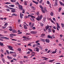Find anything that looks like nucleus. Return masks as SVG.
Segmentation results:
<instances>
[{
	"instance_id": "obj_1",
	"label": "nucleus",
	"mask_w": 64,
	"mask_h": 64,
	"mask_svg": "<svg viewBox=\"0 0 64 64\" xmlns=\"http://www.w3.org/2000/svg\"><path fill=\"white\" fill-rule=\"evenodd\" d=\"M8 48L10 50H12V51H14L13 49V47L10 46H8Z\"/></svg>"
},
{
	"instance_id": "obj_2",
	"label": "nucleus",
	"mask_w": 64,
	"mask_h": 64,
	"mask_svg": "<svg viewBox=\"0 0 64 64\" xmlns=\"http://www.w3.org/2000/svg\"><path fill=\"white\" fill-rule=\"evenodd\" d=\"M18 6L19 7V8H20V10H23V8L22 7V6L20 5H19Z\"/></svg>"
},
{
	"instance_id": "obj_3",
	"label": "nucleus",
	"mask_w": 64,
	"mask_h": 64,
	"mask_svg": "<svg viewBox=\"0 0 64 64\" xmlns=\"http://www.w3.org/2000/svg\"><path fill=\"white\" fill-rule=\"evenodd\" d=\"M30 33L33 34H36L37 33V32L32 31L30 32Z\"/></svg>"
},
{
	"instance_id": "obj_4",
	"label": "nucleus",
	"mask_w": 64,
	"mask_h": 64,
	"mask_svg": "<svg viewBox=\"0 0 64 64\" xmlns=\"http://www.w3.org/2000/svg\"><path fill=\"white\" fill-rule=\"evenodd\" d=\"M24 14L22 13H20V18H23V16Z\"/></svg>"
},
{
	"instance_id": "obj_5",
	"label": "nucleus",
	"mask_w": 64,
	"mask_h": 64,
	"mask_svg": "<svg viewBox=\"0 0 64 64\" xmlns=\"http://www.w3.org/2000/svg\"><path fill=\"white\" fill-rule=\"evenodd\" d=\"M52 31V29H51V28H50L48 29V32L49 33H50V32H51Z\"/></svg>"
},
{
	"instance_id": "obj_6",
	"label": "nucleus",
	"mask_w": 64,
	"mask_h": 64,
	"mask_svg": "<svg viewBox=\"0 0 64 64\" xmlns=\"http://www.w3.org/2000/svg\"><path fill=\"white\" fill-rule=\"evenodd\" d=\"M28 50H29V51H31L32 53H33L34 54L35 53V52H32V49L29 48L28 49Z\"/></svg>"
},
{
	"instance_id": "obj_7",
	"label": "nucleus",
	"mask_w": 64,
	"mask_h": 64,
	"mask_svg": "<svg viewBox=\"0 0 64 64\" xmlns=\"http://www.w3.org/2000/svg\"><path fill=\"white\" fill-rule=\"evenodd\" d=\"M45 41L47 43H49L50 40L48 39H46L45 40Z\"/></svg>"
},
{
	"instance_id": "obj_8",
	"label": "nucleus",
	"mask_w": 64,
	"mask_h": 64,
	"mask_svg": "<svg viewBox=\"0 0 64 64\" xmlns=\"http://www.w3.org/2000/svg\"><path fill=\"white\" fill-rule=\"evenodd\" d=\"M28 17H32V18H35V16H32V15H31L30 14H28Z\"/></svg>"
},
{
	"instance_id": "obj_9",
	"label": "nucleus",
	"mask_w": 64,
	"mask_h": 64,
	"mask_svg": "<svg viewBox=\"0 0 64 64\" xmlns=\"http://www.w3.org/2000/svg\"><path fill=\"white\" fill-rule=\"evenodd\" d=\"M56 24H57V27L59 29H60V26H59V25L58 23H56Z\"/></svg>"
},
{
	"instance_id": "obj_10",
	"label": "nucleus",
	"mask_w": 64,
	"mask_h": 64,
	"mask_svg": "<svg viewBox=\"0 0 64 64\" xmlns=\"http://www.w3.org/2000/svg\"><path fill=\"white\" fill-rule=\"evenodd\" d=\"M45 28L46 29V30H47L48 29H49L50 28L49 26H46Z\"/></svg>"
},
{
	"instance_id": "obj_11",
	"label": "nucleus",
	"mask_w": 64,
	"mask_h": 64,
	"mask_svg": "<svg viewBox=\"0 0 64 64\" xmlns=\"http://www.w3.org/2000/svg\"><path fill=\"white\" fill-rule=\"evenodd\" d=\"M41 20V19L40 18V16H38V17L36 18V20H38V21H39Z\"/></svg>"
},
{
	"instance_id": "obj_12",
	"label": "nucleus",
	"mask_w": 64,
	"mask_h": 64,
	"mask_svg": "<svg viewBox=\"0 0 64 64\" xmlns=\"http://www.w3.org/2000/svg\"><path fill=\"white\" fill-rule=\"evenodd\" d=\"M11 12L12 13H14V12H15V9L14 8H13L12 10H11Z\"/></svg>"
},
{
	"instance_id": "obj_13",
	"label": "nucleus",
	"mask_w": 64,
	"mask_h": 64,
	"mask_svg": "<svg viewBox=\"0 0 64 64\" xmlns=\"http://www.w3.org/2000/svg\"><path fill=\"white\" fill-rule=\"evenodd\" d=\"M28 3V2L26 1H24V5H27V3Z\"/></svg>"
},
{
	"instance_id": "obj_14",
	"label": "nucleus",
	"mask_w": 64,
	"mask_h": 64,
	"mask_svg": "<svg viewBox=\"0 0 64 64\" xmlns=\"http://www.w3.org/2000/svg\"><path fill=\"white\" fill-rule=\"evenodd\" d=\"M35 49H36V52H39V48H35Z\"/></svg>"
},
{
	"instance_id": "obj_15",
	"label": "nucleus",
	"mask_w": 64,
	"mask_h": 64,
	"mask_svg": "<svg viewBox=\"0 0 64 64\" xmlns=\"http://www.w3.org/2000/svg\"><path fill=\"white\" fill-rule=\"evenodd\" d=\"M32 2L34 3H35V4H38V2H36L34 0H32Z\"/></svg>"
},
{
	"instance_id": "obj_16",
	"label": "nucleus",
	"mask_w": 64,
	"mask_h": 64,
	"mask_svg": "<svg viewBox=\"0 0 64 64\" xmlns=\"http://www.w3.org/2000/svg\"><path fill=\"white\" fill-rule=\"evenodd\" d=\"M40 41H42V42H45V40L44 39L40 38Z\"/></svg>"
},
{
	"instance_id": "obj_17",
	"label": "nucleus",
	"mask_w": 64,
	"mask_h": 64,
	"mask_svg": "<svg viewBox=\"0 0 64 64\" xmlns=\"http://www.w3.org/2000/svg\"><path fill=\"white\" fill-rule=\"evenodd\" d=\"M28 39V38H25L23 39L24 41H27V40Z\"/></svg>"
},
{
	"instance_id": "obj_18",
	"label": "nucleus",
	"mask_w": 64,
	"mask_h": 64,
	"mask_svg": "<svg viewBox=\"0 0 64 64\" xmlns=\"http://www.w3.org/2000/svg\"><path fill=\"white\" fill-rule=\"evenodd\" d=\"M47 36L48 38H51V39L52 38V37L50 36L49 35L48 36Z\"/></svg>"
},
{
	"instance_id": "obj_19",
	"label": "nucleus",
	"mask_w": 64,
	"mask_h": 64,
	"mask_svg": "<svg viewBox=\"0 0 64 64\" xmlns=\"http://www.w3.org/2000/svg\"><path fill=\"white\" fill-rule=\"evenodd\" d=\"M34 54H35V53H32V54H31V55L32 56L30 57L31 58V57H33V56H34Z\"/></svg>"
},
{
	"instance_id": "obj_20",
	"label": "nucleus",
	"mask_w": 64,
	"mask_h": 64,
	"mask_svg": "<svg viewBox=\"0 0 64 64\" xmlns=\"http://www.w3.org/2000/svg\"><path fill=\"white\" fill-rule=\"evenodd\" d=\"M12 32L13 33H15L16 32V31L15 30H12Z\"/></svg>"
},
{
	"instance_id": "obj_21",
	"label": "nucleus",
	"mask_w": 64,
	"mask_h": 64,
	"mask_svg": "<svg viewBox=\"0 0 64 64\" xmlns=\"http://www.w3.org/2000/svg\"><path fill=\"white\" fill-rule=\"evenodd\" d=\"M61 25L62 28H64V24L63 23H61Z\"/></svg>"
},
{
	"instance_id": "obj_22",
	"label": "nucleus",
	"mask_w": 64,
	"mask_h": 64,
	"mask_svg": "<svg viewBox=\"0 0 64 64\" xmlns=\"http://www.w3.org/2000/svg\"><path fill=\"white\" fill-rule=\"evenodd\" d=\"M36 46L37 47H39L40 46V44L39 43H38L36 45Z\"/></svg>"
},
{
	"instance_id": "obj_23",
	"label": "nucleus",
	"mask_w": 64,
	"mask_h": 64,
	"mask_svg": "<svg viewBox=\"0 0 64 64\" xmlns=\"http://www.w3.org/2000/svg\"><path fill=\"white\" fill-rule=\"evenodd\" d=\"M10 36H16V34H10Z\"/></svg>"
},
{
	"instance_id": "obj_24",
	"label": "nucleus",
	"mask_w": 64,
	"mask_h": 64,
	"mask_svg": "<svg viewBox=\"0 0 64 64\" xmlns=\"http://www.w3.org/2000/svg\"><path fill=\"white\" fill-rule=\"evenodd\" d=\"M39 7L40 8L42 9V10L43 9V7L41 5H40Z\"/></svg>"
},
{
	"instance_id": "obj_25",
	"label": "nucleus",
	"mask_w": 64,
	"mask_h": 64,
	"mask_svg": "<svg viewBox=\"0 0 64 64\" xmlns=\"http://www.w3.org/2000/svg\"><path fill=\"white\" fill-rule=\"evenodd\" d=\"M12 16H17V15L15 14H12Z\"/></svg>"
},
{
	"instance_id": "obj_26",
	"label": "nucleus",
	"mask_w": 64,
	"mask_h": 64,
	"mask_svg": "<svg viewBox=\"0 0 64 64\" xmlns=\"http://www.w3.org/2000/svg\"><path fill=\"white\" fill-rule=\"evenodd\" d=\"M2 60L3 63H5V60L4 58H2Z\"/></svg>"
},
{
	"instance_id": "obj_27",
	"label": "nucleus",
	"mask_w": 64,
	"mask_h": 64,
	"mask_svg": "<svg viewBox=\"0 0 64 64\" xmlns=\"http://www.w3.org/2000/svg\"><path fill=\"white\" fill-rule=\"evenodd\" d=\"M0 45L2 46H3V43L0 42Z\"/></svg>"
},
{
	"instance_id": "obj_28",
	"label": "nucleus",
	"mask_w": 64,
	"mask_h": 64,
	"mask_svg": "<svg viewBox=\"0 0 64 64\" xmlns=\"http://www.w3.org/2000/svg\"><path fill=\"white\" fill-rule=\"evenodd\" d=\"M10 1L12 2H16V0H10Z\"/></svg>"
},
{
	"instance_id": "obj_29",
	"label": "nucleus",
	"mask_w": 64,
	"mask_h": 64,
	"mask_svg": "<svg viewBox=\"0 0 64 64\" xmlns=\"http://www.w3.org/2000/svg\"><path fill=\"white\" fill-rule=\"evenodd\" d=\"M57 5V2H56L55 4H54V6H56Z\"/></svg>"
},
{
	"instance_id": "obj_30",
	"label": "nucleus",
	"mask_w": 64,
	"mask_h": 64,
	"mask_svg": "<svg viewBox=\"0 0 64 64\" xmlns=\"http://www.w3.org/2000/svg\"><path fill=\"white\" fill-rule=\"evenodd\" d=\"M24 29H27V27L26 26V25H24Z\"/></svg>"
},
{
	"instance_id": "obj_31",
	"label": "nucleus",
	"mask_w": 64,
	"mask_h": 64,
	"mask_svg": "<svg viewBox=\"0 0 64 64\" xmlns=\"http://www.w3.org/2000/svg\"><path fill=\"white\" fill-rule=\"evenodd\" d=\"M59 2L60 4L62 6V5H63V4L62 3V2Z\"/></svg>"
},
{
	"instance_id": "obj_32",
	"label": "nucleus",
	"mask_w": 64,
	"mask_h": 64,
	"mask_svg": "<svg viewBox=\"0 0 64 64\" xmlns=\"http://www.w3.org/2000/svg\"><path fill=\"white\" fill-rule=\"evenodd\" d=\"M30 20L32 21H34V19H33V18H31L30 19Z\"/></svg>"
},
{
	"instance_id": "obj_33",
	"label": "nucleus",
	"mask_w": 64,
	"mask_h": 64,
	"mask_svg": "<svg viewBox=\"0 0 64 64\" xmlns=\"http://www.w3.org/2000/svg\"><path fill=\"white\" fill-rule=\"evenodd\" d=\"M54 61V60H52L49 61V62H53Z\"/></svg>"
},
{
	"instance_id": "obj_34",
	"label": "nucleus",
	"mask_w": 64,
	"mask_h": 64,
	"mask_svg": "<svg viewBox=\"0 0 64 64\" xmlns=\"http://www.w3.org/2000/svg\"><path fill=\"white\" fill-rule=\"evenodd\" d=\"M22 32H18V35H19V34H22Z\"/></svg>"
},
{
	"instance_id": "obj_35",
	"label": "nucleus",
	"mask_w": 64,
	"mask_h": 64,
	"mask_svg": "<svg viewBox=\"0 0 64 64\" xmlns=\"http://www.w3.org/2000/svg\"><path fill=\"white\" fill-rule=\"evenodd\" d=\"M17 50L19 51H21V48H18Z\"/></svg>"
},
{
	"instance_id": "obj_36",
	"label": "nucleus",
	"mask_w": 64,
	"mask_h": 64,
	"mask_svg": "<svg viewBox=\"0 0 64 64\" xmlns=\"http://www.w3.org/2000/svg\"><path fill=\"white\" fill-rule=\"evenodd\" d=\"M53 13L52 12H51L50 14V15H51V16H53Z\"/></svg>"
},
{
	"instance_id": "obj_37",
	"label": "nucleus",
	"mask_w": 64,
	"mask_h": 64,
	"mask_svg": "<svg viewBox=\"0 0 64 64\" xmlns=\"http://www.w3.org/2000/svg\"><path fill=\"white\" fill-rule=\"evenodd\" d=\"M4 39H5L7 40H9V38H7V37H4Z\"/></svg>"
},
{
	"instance_id": "obj_38",
	"label": "nucleus",
	"mask_w": 64,
	"mask_h": 64,
	"mask_svg": "<svg viewBox=\"0 0 64 64\" xmlns=\"http://www.w3.org/2000/svg\"><path fill=\"white\" fill-rule=\"evenodd\" d=\"M44 36H45V34H42L41 35L42 37H44Z\"/></svg>"
},
{
	"instance_id": "obj_39",
	"label": "nucleus",
	"mask_w": 64,
	"mask_h": 64,
	"mask_svg": "<svg viewBox=\"0 0 64 64\" xmlns=\"http://www.w3.org/2000/svg\"><path fill=\"white\" fill-rule=\"evenodd\" d=\"M31 53V52L30 51H29L28 52H27L26 54H30Z\"/></svg>"
},
{
	"instance_id": "obj_40",
	"label": "nucleus",
	"mask_w": 64,
	"mask_h": 64,
	"mask_svg": "<svg viewBox=\"0 0 64 64\" xmlns=\"http://www.w3.org/2000/svg\"><path fill=\"white\" fill-rule=\"evenodd\" d=\"M7 25H8V24L7 23H6L4 25V26H6L7 27Z\"/></svg>"
},
{
	"instance_id": "obj_41",
	"label": "nucleus",
	"mask_w": 64,
	"mask_h": 64,
	"mask_svg": "<svg viewBox=\"0 0 64 64\" xmlns=\"http://www.w3.org/2000/svg\"><path fill=\"white\" fill-rule=\"evenodd\" d=\"M61 9H62V8H59L58 10L59 12H60V11L61 10Z\"/></svg>"
},
{
	"instance_id": "obj_42",
	"label": "nucleus",
	"mask_w": 64,
	"mask_h": 64,
	"mask_svg": "<svg viewBox=\"0 0 64 64\" xmlns=\"http://www.w3.org/2000/svg\"><path fill=\"white\" fill-rule=\"evenodd\" d=\"M56 53V52H55V51L54 52H52L51 53L52 54H55V53Z\"/></svg>"
},
{
	"instance_id": "obj_43",
	"label": "nucleus",
	"mask_w": 64,
	"mask_h": 64,
	"mask_svg": "<svg viewBox=\"0 0 64 64\" xmlns=\"http://www.w3.org/2000/svg\"><path fill=\"white\" fill-rule=\"evenodd\" d=\"M5 7H6V8H9V6L7 5H5L4 6Z\"/></svg>"
},
{
	"instance_id": "obj_44",
	"label": "nucleus",
	"mask_w": 64,
	"mask_h": 64,
	"mask_svg": "<svg viewBox=\"0 0 64 64\" xmlns=\"http://www.w3.org/2000/svg\"><path fill=\"white\" fill-rule=\"evenodd\" d=\"M5 4H11V3L10 2H7L5 3Z\"/></svg>"
},
{
	"instance_id": "obj_45",
	"label": "nucleus",
	"mask_w": 64,
	"mask_h": 64,
	"mask_svg": "<svg viewBox=\"0 0 64 64\" xmlns=\"http://www.w3.org/2000/svg\"><path fill=\"white\" fill-rule=\"evenodd\" d=\"M34 23H32V26H31V27H33V26H34Z\"/></svg>"
},
{
	"instance_id": "obj_46",
	"label": "nucleus",
	"mask_w": 64,
	"mask_h": 64,
	"mask_svg": "<svg viewBox=\"0 0 64 64\" xmlns=\"http://www.w3.org/2000/svg\"><path fill=\"white\" fill-rule=\"evenodd\" d=\"M16 3L17 5H19V3L18 2H16Z\"/></svg>"
},
{
	"instance_id": "obj_47",
	"label": "nucleus",
	"mask_w": 64,
	"mask_h": 64,
	"mask_svg": "<svg viewBox=\"0 0 64 64\" xmlns=\"http://www.w3.org/2000/svg\"><path fill=\"white\" fill-rule=\"evenodd\" d=\"M31 24H32V22H30L29 23V25L30 26H31Z\"/></svg>"
},
{
	"instance_id": "obj_48",
	"label": "nucleus",
	"mask_w": 64,
	"mask_h": 64,
	"mask_svg": "<svg viewBox=\"0 0 64 64\" xmlns=\"http://www.w3.org/2000/svg\"><path fill=\"white\" fill-rule=\"evenodd\" d=\"M47 3L48 4H50V2L48 1L47 2Z\"/></svg>"
},
{
	"instance_id": "obj_49",
	"label": "nucleus",
	"mask_w": 64,
	"mask_h": 64,
	"mask_svg": "<svg viewBox=\"0 0 64 64\" xmlns=\"http://www.w3.org/2000/svg\"><path fill=\"white\" fill-rule=\"evenodd\" d=\"M42 1H43V0H40V1L39 2L41 4V3L42 2Z\"/></svg>"
},
{
	"instance_id": "obj_50",
	"label": "nucleus",
	"mask_w": 64,
	"mask_h": 64,
	"mask_svg": "<svg viewBox=\"0 0 64 64\" xmlns=\"http://www.w3.org/2000/svg\"><path fill=\"white\" fill-rule=\"evenodd\" d=\"M28 18V16H25L24 17V18H25V19H26V18Z\"/></svg>"
},
{
	"instance_id": "obj_51",
	"label": "nucleus",
	"mask_w": 64,
	"mask_h": 64,
	"mask_svg": "<svg viewBox=\"0 0 64 64\" xmlns=\"http://www.w3.org/2000/svg\"><path fill=\"white\" fill-rule=\"evenodd\" d=\"M8 8L9 9H11V10H12V9H13V8H11L10 7H8Z\"/></svg>"
},
{
	"instance_id": "obj_52",
	"label": "nucleus",
	"mask_w": 64,
	"mask_h": 64,
	"mask_svg": "<svg viewBox=\"0 0 64 64\" xmlns=\"http://www.w3.org/2000/svg\"><path fill=\"white\" fill-rule=\"evenodd\" d=\"M36 46V44H34L33 45L32 47H35Z\"/></svg>"
},
{
	"instance_id": "obj_53",
	"label": "nucleus",
	"mask_w": 64,
	"mask_h": 64,
	"mask_svg": "<svg viewBox=\"0 0 64 64\" xmlns=\"http://www.w3.org/2000/svg\"><path fill=\"white\" fill-rule=\"evenodd\" d=\"M40 48V49H41V50L43 49V48H42V47L41 46H40L39 47Z\"/></svg>"
},
{
	"instance_id": "obj_54",
	"label": "nucleus",
	"mask_w": 64,
	"mask_h": 64,
	"mask_svg": "<svg viewBox=\"0 0 64 64\" xmlns=\"http://www.w3.org/2000/svg\"><path fill=\"white\" fill-rule=\"evenodd\" d=\"M42 17H43V16H42L41 15L40 16V19H41L42 18Z\"/></svg>"
},
{
	"instance_id": "obj_55",
	"label": "nucleus",
	"mask_w": 64,
	"mask_h": 64,
	"mask_svg": "<svg viewBox=\"0 0 64 64\" xmlns=\"http://www.w3.org/2000/svg\"><path fill=\"white\" fill-rule=\"evenodd\" d=\"M22 13H25V10H23L22 11Z\"/></svg>"
},
{
	"instance_id": "obj_56",
	"label": "nucleus",
	"mask_w": 64,
	"mask_h": 64,
	"mask_svg": "<svg viewBox=\"0 0 64 64\" xmlns=\"http://www.w3.org/2000/svg\"><path fill=\"white\" fill-rule=\"evenodd\" d=\"M40 42V41L39 40H38L36 41V43H38V42Z\"/></svg>"
},
{
	"instance_id": "obj_57",
	"label": "nucleus",
	"mask_w": 64,
	"mask_h": 64,
	"mask_svg": "<svg viewBox=\"0 0 64 64\" xmlns=\"http://www.w3.org/2000/svg\"><path fill=\"white\" fill-rule=\"evenodd\" d=\"M6 10L7 11H10V10L8 9H6Z\"/></svg>"
},
{
	"instance_id": "obj_58",
	"label": "nucleus",
	"mask_w": 64,
	"mask_h": 64,
	"mask_svg": "<svg viewBox=\"0 0 64 64\" xmlns=\"http://www.w3.org/2000/svg\"><path fill=\"white\" fill-rule=\"evenodd\" d=\"M35 29H36L35 27H34L32 28V29L33 30H35Z\"/></svg>"
},
{
	"instance_id": "obj_59",
	"label": "nucleus",
	"mask_w": 64,
	"mask_h": 64,
	"mask_svg": "<svg viewBox=\"0 0 64 64\" xmlns=\"http://www.w3.org/2000/svg\"><path fill=\"white\" fill-rule=\"evenodd\" d=\"M50 52V50H48V51L47 52V53H49V52Z\"/></svg>"
},
{
	"instance_id": "obj_60",
	"label": "nucleus",
	"mask_w": 64,
	"mask_h": 64,
	"mask_svg": "<svg viewBox=\"0 0 64 64\" xmlns=\"http://www.w3.org/2000/svg\"><path fill=\"white\" fill-rule=\"evenodd\" d=\"M6 28V26H5L4 27H2V28H3V29H5V28Z\"/></svg>"
},
{
	"instance_id": "obj_61",
	"label": "nucleus",
	"mask_w": 64,
	"mask_h": 64,
	"mask_svg": "<svg viewBox=\"0 0 64 64\" xmlns=\"http://www.w3.org/2000/svg\"><path fill=\"white\" fill-rule=\"evenodd\" d=\"M8 30H10V31H12V30H13V29H9Z\"/></svg>"
},
{
	"instance_id": "obj_62",
	"label": "nucleus",
	"mask_w": 64,
	"mask_h": 64,
	"mask_svg": "<svg viewBox=\"0 0 64 64\" xmlns=\"http://www.w3.org/2000/svg\"><path fill=\"white\" fill-rule=\"evenodd\" d=\"M40 25H41V26H43V24L42 23H40Z\"/></svg>"
},
{
	"instance_id": "obj_63",
	"label": "nucleus",
	"mask_w": 64,
	"mask_h": 64,
	"mask_svg": "<svg viewBox=\"0 0 64 64\" xmlns=\"http://www.w3.org/2000/svg\"><path fill=\"white\" fill-rule=\"evenodd\" d=\"M53 28H54L55 30L56 29V26H54L53 27Z\"/></svg>"
},
{
	"instance_id": "obj_64",
	"label": "nucleus",
	"mask_w": 64,
	"mask_h": 64,
	"mask_svg": "<svg viewBox=\"0 0 64 64\" xmlns=\"http://www.w3.org/2000/svg\"><path fill=\"white\" fill-rule=\"evenodd\" d=\"M13 56L14 57H16V54H14Z\"/></svg>"
}]
</instances>
